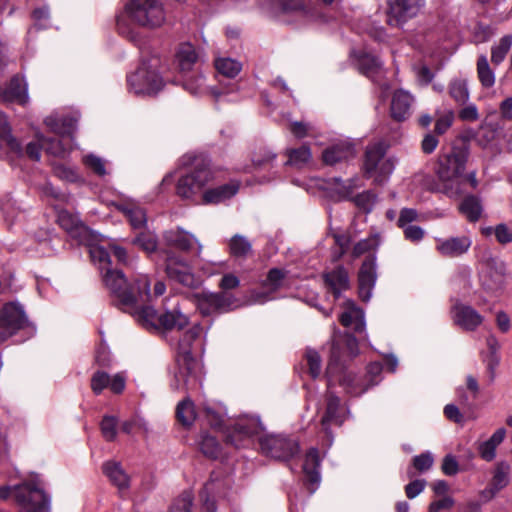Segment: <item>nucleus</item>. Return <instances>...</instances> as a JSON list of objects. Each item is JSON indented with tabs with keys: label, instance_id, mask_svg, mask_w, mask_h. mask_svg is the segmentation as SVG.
<instances>
[{
	"label": "nucleus",
	"instance_id": "obj_1",
	"mask_svg": "<svg viewBox=\"0 0 512 512\" xmlns=\"http://www.w3.org/2000/svg\"><path fill=\"white\" fill-rule=\"evenodd\" d=\"M90 256L98 265L103 283L119 309L134 316L144 302L151 301L150 280L147 275H139L135 279L134 288L121 270L111 267L109 253L104 247L92 246Z\"/></svg>",
	"mask_w": 512,
	"mask_h": 512
},
{
	"label": "nucleus",
	"instance_id": "obj_2",
	"mask_svg": "<svg viewBox=\"0 0 512 512\" xmlns=\"http://www.w3.org/2000/svg\"><path fill=\"white\" fill-rule=\"evenodd\" d=\"M90 256L98 265L103 283L119 309L134 316L144 302L151 301L150 280L147 275H139L135 279L134 288L121 270L111 267L109 253L104 247L92 246Z\"/></svg>",
	"mask_w": 512,
	"mask_h": 512
},
{
	"label": "nucleus",
	"instance_id": "obj_3",
	"mask_svg": "<svg viewBox=\"0 0 512 512\" xmlns=\"http://www.w3.org/2000/svg\"><path fill=\"white\" fill-rule=\"evenodd\" d=\"M357 354L358 342L353 335L345 333L334 336L326 372L329 387L338 382L350 396H360L368 390L364 378L342 367V362L353 358Z\"/></svg>",
	"mask_w": 512,
	"mask_h": 512
},
{
	"label": "nucleus",
	"instance_id": "obj_4",
	"mask_svg": "<svg viewBox=\"0 0 512 512\" xmlns=\"http://www.w3.org/2000/svg\"><path fill=\"white\" fill-rule=\"evenodd\" d=\"M468 159V150L453 147L451 152L439 159L437 169L438 182L435 190L449 198H457L463 194L465 179L463 172Z\"/></svg>",
	"mask_w": 512,
	"mask_h": 512
},
{
	"label": "nucleus",
	"instance_id": "obj_5",
	"mask_svg": "<svg viewBox=\"0 0 512 512\" xmlns=\"http://www.w3.org/2000/svg\"><path fill=\"white\" fill-rule=\"evenodd\" d=\"M13 497L19 512H49L50 498L38 475L15 486L0 487V498Z\"/></svg>",
	"mask_w": 512,
	"mask_h": 512
},
{
	"label": "nucleus",
	"instance_id": "obj_6",
	"mask_svg": "<svg viewBox=\"0 0 512 512\" xmlns=\"http://www.w3.org/2000/svg\"><path fill=\"white\" fill-rule=\"evenodd\" d=\"M202 334L203 328L196 324L189 328L179 340L177 356L179 367L174 375V381L171 383L173 389H189L198 382L197 362L192 355V346L193 342L199 339Z\"/></svg>",
	"mask_w": 512,
	"mask_h": 512
},
{
	"label": "nucleus",
	"instance_id": "obj_7",
	"mask_svg": "<svg viewBox=\"0 0 512 512\" xmlns=\"http://www.w3.org/2000/svg\"><path fill=\"white\" fill-rule=\"evenodd\" d=\"M157 58L143 61L140 67L127 77L130 91L136 95H156L163 87L164 82L158 72Z\"/></svg>",
	"mask_w": 512,
	"mask_h": 512
},
{
	"label": "nucleus",
	"instance_id": "obj_8",
	"mask_svg": "<svg viewBox=\"0 0 512 512\" xmlns=\"http://www.w3.org/2000/svg\"><path fill=\"white\" fill-rule=\"evenodd\" d=\"M136 320L147 328H163L164 330H181L188 325L189 319L176 306L158 315L156 310L144 302L134 315Z\"/></svg>",
	"mask_w": 512,
	"mask_h": 512
},
{
	"label": "nucleus",
	"instance_id": "obj_9",
	"mask_svg": "<svg viewBox=\"0 0 512 512\" xmlns=\"http://www.w3.org/2000/svg\"><path fill=\"white\" fill-rule=\"evenodd\" d=\"M128 19L135 25L154 29L165 21V11L157 0H128L125 4Z\"/></svg>",
	"mask_w": 512,
	"mask_h": 512
},
{
	"label": "nucleus",
	"instance_id": "obj_10",
	"mask_svg": "<svg viewBox=\"0 0 512 512\" xmlns=\"http://www.w3.org/2000/svg\"><path fill=\"white\" fill-rule=\"evenodd\" d=\"M76 123L77 119L73 117H47L45 119V124L50 128L52 132L56 134V136L50 138L43 137V149L48 154H51L56 157H63L70 149L68 145L64 143V137L66 135L70 136L74 133Z\"/></svg>",
	"mask_w": 512,
	"mask_h": 512
},
{
	"label": "nucleus",
	"instance_id": "obj_11",
	"mask_svg": "<svg viewBox=\"0 0 512 512\" xmlns=\"http://www.w3.org/2000/svg\"><path fill=\"white\" fill-rule=\"evenodd\" d=\"M212 179L213 173L208 165L198 162L191 171L178 179L176 193L182 199L193 201Z\"/></svg>",
	"mask_w": 512,
	"mask_h": 512
},
{
	"label": "nucleus",
	"instance_id": "obj_12",
	"mask_svg": "<svg viewBox=\"0 0 512 512\" xmlns=\"http://www.w3.org/2000/svg\"><path fill=\"white\" fill-rule=\"evenodd\" d=\"M394 161L386 157V145L377 142L366 148L364 171L367 177L374 178L375 182L381 184L394 170Z\"/></svg>",
	"mask_w": 512,
	"mask_h": 512
},
{
	"label": "nucleus",
	"instance_id": "obj_13",
	"mask_svg": "<svg viewBox=\"0 0 512 512\" xmlns=\"http://www.w3.org/2000/svg\"><path fill=\"white\" fill-rule=\"evenodd\" d=\"M22 330L26 331L28 337L35 332V328L29 323L20 305L5 304L0 311V342L6 341Z\"/></svg>",
	"mask_w": 512,
	"mask_h": 512
},
{
	"label": "nucleus",
	"instance_id": "obj_14",
	"mask_svg": "<svg viewBox=\"0 0 512 512\" xmlns=\"http://www.w3.org/2000/svg\"><path fill=\"white\" fill-rule=\"evenodd\" d=\"M260 448L265 455L283 461L291 459L300 450L297 440L283 435H266L261 437Z\"/></svg>",
	"mask_w": 512,
	"mask_h": 512
},
{
	"label": "nucleus",
	"instance_id": "obj_15",
	"mask_svg": "<svg viewBox=\"0 0 512 512\" xmlns=\"http://www.w3.org/2000/svg\"><path fill=\"white\" fill-rule=\"evenodd\" d=\"M165 271L169 279L186 287H194L198 281L190 265L173 252H165Z\"/></svg>",
	"mask_w": 512,
	"mask_h": 512
},
{
	"label": "nucleus",
	"instance_id": "obj_16",
	"mask_svg": "<svg viewBox=\"0 0 512 512\" xmlns=\"http://www.w3.org/2000/svg\"><path fill=\"white\" fill-rule=\"evenodd\" d=\"M263 426L258 417L239 418L226 435V441L235 447L245 446V441L262 432Z\"/></svg>",
	"mask_w": 512,
	"mask_h": 512
},
{
	"label": "nucleus",
	"instance_id": "obj_17",
	"mask_svg": "<svg viewBox=\"0 0 512 512\" xmlns=\"http://www.w3.org/2000/svg\"><path fill=\"white\" fill-rule=\"evenodd\" d=\"M424 5V0H390L387 22L391 26H402L415 17Z\"/></svg>",
	"mask_w": 512,
	"mask_h": 512
},
{
	"label": "nucleus",
	"instance_id": "obj_18",
	"mask_svg": "<svg viewBox=\"0 0 512 512\" xmlns=\"http://www.w3.org/2000/svg\"><path fill=\"white\" fill-rule=\"evenodd\" d=\"M345 414L346 411L341 407L339 397L331 393L328 394L326 411L321 420L322 430L327 438L328 446H331L333 442L330 425L341 426L345 421Z\"/></svg>",
	"mask_w": 512,
	"mask_h": 512
},
{
	"label": "nucleus",
	"instance_id": "obj_19",
	"mask_svg": "<svg viewBox=\"0 0 512 512\" xmlns=\"http://www.w3.org/2000/svg\"><path fill=\"white\" fill-rule=\"evenodd\" d=\"M376 278V259L369 256L363 261L358 274L359 296L363 301L370 300Z\"/></svg>",
	"mask_w": 512,
	"mask_h": 512
},
{
	"label": "nucleus",
	"instance_id": "obj_20",
	"mask_svg": "<svg viewBox=\"0 0 512 512\" xmlns=\"http://www.w3.org/2000/svg\"><path fill=\"white\" fill-rule=\"evenodd\" d=\"M472 245L470 237L462 235L436 239V250L443 257L455 258L465 254Z\"/></svg>",
	"mask_w": 512,
	"mask_h": 512
},
{
	"label": "nucleus",
	"instance_id": "obj_21",
	"mask_svg": "<svg viewBox=\"0 0 512 512\" xmlns=\"http://www.w3.org/2000/svg\"><path fill=\"white\" fill-rule=\"evenodd\" d=\"M453 315L455 323L468 331H474L484 319L474 308L464 304H456Z\"/></svg>",
	"mask_w": 512,
	"mask_h": 512
},
{
	"label": "nucleus",
	"instance_id": "obj_22",
	"mask_svg": "<svg viewBox=\"0 0 512 512\" xmlns=\"http://www.w3.org/2000/svg\"><path fill=\"white\" fill-rule=\"evenodd\" d=\"M163 239L168 246L182 251H190L193 249L194 245H197L198 254L202 250V245L198 243L197 239L181 229L166 231L163 234Z\"/></svg>",
	"mask_w": 512,
	"mask_h": 512
},
{
	"label": "nucleus",
	"instance_id": "obj_23",
	"mask_svg": "<svg viewBox=\"0 0 512 512\" xmlns=\"http://www.w3.org/2000/svg\"><path fill=\"white\" fill-rule=\"evenodd\" d=\"M183 87L193 95H204L210 93L216 98L223 93H228L231 91H220L217 88L209 87L206 85V79L201 72L185 75L183 78Z\"/></svg>",
	"mask_w": 512,
	"mask_h": 512
},
{
	"label": "nucleus",
	"instance_id": "obj_24",
	"mask_svg": "<svg viewBox=\"0 0 512 512\" xmlns=\"http://www.w3.org/2000/svg\"><path fill=\"white\" fill-rule=\"evenodd\" d=\"M414 102L413 96L405 90H397L394 92L391 101V116L397 121H404L412 111Z\"/></svg>",
	"mask_w": 512,
	"mask_h": 512
},
{
	"label": "nucleus",
	"instance_id": "obj_25",
	"mask_svg": "<svg viewBox=\"0 0 512 512\" xmlns=\"http://www.w3.org/2000/svg\"><path fill=\"white\" fill-rule=\"evenodd\" d=\"M0 95L5 102L25 104L28 100L27 85L23 79L14 76L5 87L0 89Z\"/></svg>",
	"mask_w": 512,
	"mask_h": 512
},
{
	"label": "nucleus",
	"instance_id": "obj_26",
	"mask_svg": "<svg viewBox=\"0 0 512 512\" xmlns=\"http://www.w3.org/2000/svg\"><path fill=\"white\" fill-rule=\"evenodd\" d=\"M239 190V183L232 181L221 186L207 189L202 193L204 204H218L233 197Z\"/></svg>",
	"mask_w": 512,
	"mask_h": 512
},
{
	"label": "nucleus",
	"instance_id": "obj_27",
	"mask_svg": "<svg viewBox=\"0 0 512 512\" xmlns=\"http://www.w3.org/2000/svg\"><path fill=\"white\" fill-rule=\"evenodd\" d=\"M326 286L331 290L337 299L341 293L350 287L348 272L342 266L336 267L334 270L324 274Z\"/></svg>",
	"mask_w": 512,
	"mask_h": 512
},
{
	"label": "nucleus",
	"instance_id": "obj_28",
	"mask_svg": "<svg viewBox=\"0 0 512 512\" xmlns=\"http://www.w3.org/2000/svg\"><path fill=\"white\" fill-rule=\"evenodd\" d=\"M198 61L199 55L192 44L183 43L179 46L175 55V63L184 76L192 71Z\"/></svg>",
	"mask_w": 512,
	"mask_h": 512
},
{
	"label": "nucleus",
	"instance_id": "obj_29",
	"mask_svg": "<svg viewBox=\"0 0 512 512\" xmlns=\"http://www.w3.org/2000/svg\"><path fill=\"white\" fill-rule=\"evenodd\" d=\"M281 10L285 14H293L304 21L315 20L318 16L315 7L299 0H281Z\"/></svg>",
	"mask_w": 512,
	"mask_h": 512
},
{
	"label": "nucleus",
	"instance_id": "obj_30",
	"mask_svg": "<svg viewBox=\"0 0 512 512\" xmlns=\"http://www.w3.org/2000/svg\"><path fill=\"white\" fill-rule=\"evenodd\" d=\"M346 309L340 315V323L345 327H352L355 332H362L365 329L364 312L355 306L354 302L347 300Z\"/></svg>",
	"mask_w": 512,
	"mask_h": 512
},
{
	"label": "nucleus",
	"instance_id": "obj_31",
	"mask_svg": "<svg viewBox=\"0 0 512 512\" xmlns=\"http://www.w3.org/2000/svg\"><path fill=\"white\" fill-rule=\"evenodd\" d=\"M505 437L506 430L498 428L489 439L480 442L477 446L480 457L487 462L493 461L496 457V449L504 441Z\"/></svg>",
	"mask_w": 512,
	"mask_h": 512
},
{
	"label": "nucleus",
	"instance_id": "obj_32",
	"mask_svg": "<svg viewBox=\"0 0 512 512\" xmlns=\"http://www.w3.org/2000/svg\"><path fill=\"white\" fill-rule=\"evenodd\" d=\"M320 457L319 451L317 448H311L305 455V460L303 464V472L305 474L306 480L311 485H317L320 482Z\"/></svg>",
	"mask_w": 512,
	"mask_h": 512
},
{
	"label": "nucleus",
	"instance_id": "obj_33",
	"mask_svg": "<svg viewBox=\"0 0 512 512\" xmlns=\"http://www.w3.org/2000/svg\"><path fill=\"white\" fill-rule=\"evenodd\" d=\"M57 221L73 237L81 236L87 232V227L81 222L79 217L67 210H60L58 212Z\"/></svg>",
	"mask_w": 512,
	"mask_h": 512
},
{
	"label": "nucleus",
	"instance_id": "obj_34",
	"mask_svg": "<svg viewBox=\"0 0 512 512\" xmlns=\"http://www.w3.org/2000/svg\"><path fill=\"white\" fill-rule=\"evenodd\" d=\"M224 303H226V297L223 293H203L198 299L199 309L207 315L221 310Z\"/></svg>",
	"mask_w": 512,
	"mask_h": 512
},
{
	"label": "nucleus",
	"instance_id": "obj_35",
	"mask_svg": "<svg viewBox=\"0 0 512 512\" xmlns=\"http://www.w3.org/2000/svg\"><path fill=\"white\" fill-rule=\"evenodd\" d=\"M352 155L353 149L350 145L338 144L325 149L322 158L325 164L334 165Z\"/></svg>",
	"mask_w": 512,
	"mask_h": 512
},
{
	"label": "nucleus",
	"instance_id": "obj_36",
	"mask_svg": "<svg viewBox=\"0 0 512 512\" xmlns=\"http://www.w3.org/2000/svg\"><path fill=\"white\" fill-rule=\"evenodd\" d=\"M103 472L110 481L120 490L128 487L129 477L119 463L107 462L103 465Z\"/></svg>",
	"mask_w": 512,
	"mask_h": 512
},
{
	"label": "nucleus",
	"instance_id": "obj_37",
	"mask_svg": "<svg viewBox=\"0 0 512 512\" xmlns=\"http://www.w3.org/2000/svg\"><path fill=\"white\" fill-rule=\"evenodd\" d=\"M120 209L126 215L134 229H139L145 226L147 218L142 207L133 203H127L122 205Z\"/></svg>",
	"mask_w": 512,
	"mask_h": 512
},
{
	"label": "nucleus",
	"instance_id": "obj_38",
	"mask_svg": "<svg viewBox=\"0 0 512 512\" xmlns=\"http://www.w3.org/2000/svg\"><path fill=\"white\" fill-rule=\"evenodd\" d=\"M482 205L479 198L476 196H467L460 204L461 213L470 221L476 222L480 219L482 214Z\"/></svg>",
	"mask_w": 512,
	"mask_h": 512
},
{
	"label": "nucleus",
	"instance_id": "obj_39",
	"mask_svg": "<svg viewBox=\"0 0 512 512\" xmlns=\"http://www.w3.org/2000/svg\"><path fill=\"white\" fill-rule=\"evenodd\" d=\"M450 97L459 105H464L470 97L467 81L461 78L453 79L448 86Z\"/></svg>",
	"mask_w": 512,
	"mask_h": 512
},
{
	"label": "nucleus",
	"instance_id": "obj_40",
	"mask_svg": "<svg viewBox=\"0 0 512 512\" xmlns=\"http://www.w3.org/2000/svg\"><path fill=\"white\" fill-rule=\"evenodd\" d=\"M477 76L484 88H491L495 84V73L485 55H480L477 59Z\"/></svg>",
	"mask_w": 512,
	"mask_h": 512
},
{
	"label": "nucleus",
	"instance_id": "obj_41",
	"mask_svg": "<svg viewBox=\"0 0 512 512\" xmlns=\"http://www.w3.org/2000/svg\"><path fill=\"white\" fill-rule=\"evenodd\" d=\"M229 252L237 258H245L252 250L250 241L243 235H234L228 243Z\"/></svg>",
	"mask_w": 512,
	"mask_h": 512
},
{
	"label": "nucleus",
	"instance_id": "obj_42",
	"mask_svg": "<svg viewBox=\"0 0 512 512\" xmlns=\"http://www.w3.org/2000/svg\"><path fill=\"white\" fill-rule=\"evenodd\" d=\"M357 65L362 74L373 77L381 69L382 63L376 56L363 53L358 57Z\"/></svg>",
	"mask_w": 512,
	"mask_h": 512
},
{
	"label": "nucleus",
	"instance_id": "obj_43",
	"mask_svg": "<svg viewBox=\"0 0 512 512\" xmlns=\"http://www.w3.org/2000/svg\"><path fill=\"white\" fill-rule=\"evenodd\" d=\"M215 68L219 74L227 78H234L240 73L242 65L232 58L223 57L215 60Z\"/></svg>",
	"mask_w": 512,
	"mask_h": 512
},
{
	"label": "nucleus",
	"instance_id": "obj_44",
	"mask_svg": "<svg viewBox=\"0 0 512 512\" xmlns=\"http://www.w3.org/2000/svg\"><path fill=\"white\" fill-rule=\"evenodd\" d=\"M510 470V465L505 461L496 464L490 482V484L495 487V490L500 491L508 485Z\"/></svg>",
	"mask_w": 512,
	"mask_h": 512
},
{
	"label": "nucleus",
	"instance_id": "obj_45",
	"mask_svg": "<svg viewBox=\"0 0 512 512\" xmlns=\"http://www.w3.org/2000/svg\"><path fill=\"white\" fill-rule=\"evenodd\" d=\"M176 416L183 426H190L196 418L194 404L190 399H184L176 408Z\"/></svg>",
	"mask_w": 512,
	"mask_h": 512
},
{
	"label": "nucleus",
	"instance_id": "obj_46",
	"mask_svg": "<svg viewBox=\"0 0 512 512\" xmlns=\"http://www.w3.org/2000/svg\"><path fill=\"white\" fill-rule=\"evenodd\" d=\"M512 46V35L503 36L497 45L492 47L491 61L494 65H499L506 57Z\"/></svg>",
	"mask_w": 512,
	"mask_h": 512
},
{
	"label": "nucleus",
	"instance_id": "obj_47",
	"mask_svg": "<svg viewBox=\"0 0 512 512\" xmlns=\"http://www.w3.org/2000/svg\"><path fill=\"white\" fill-rule=\"evenodd\" d=\"M332 181L334 184V191L341 199H350L353 195L354 189L359 187L358 179L343 181L340 178H333Z\"/></svg>",
	"mask_w": 512,
	"mask_h": 512
},
{
	"label": "nucleus",
	"instance_id": "obj_48",
	"mask_svg": "<svg viewBox=\"0 0 512 512\" xmlns=\"http://www.w3.org/2000/svg\"><path fill=\"white\" fill-rule=\"evenodd\" d=\"M200 450L209 458H217L220 454V444L214 436L203 434L199 442Z\"/></svg>",
	"mask_w": 512,
	"mask_h": 512
},
{
	"label": "nucleus",
	"instance_id": "obj_49",
	"mask_svg": "<svg viewBox=\"0 0 512 512\" xmlns=\"http://www.w3.org/2000/svg\"><path fill=\"white\" fill-rule=\"evenodd\" d=\"M380 236L378 234H372L366 239L357 242L354 247L352 254L354 257H359L367 252L375 250L380 245Z\"/></svg>",
	"mask_w": 512,
	"mask_h": 512
},
{
	"label": "nucleus",
	"instance_id": "obj_50",
	"mask_svg": "<svg viewBox=\"0 0 512 512\" xmlns=\"http://www.w3.org/2000/svg\"><path fill=\"white\" fill-rule=\"evenodd\" d=\"M288 163L297 167H302L309 162L311 158V152L309 147L301 146L298 149H292L288 152Z\"/></svg>",
	"mask_w": 512,
	"mask_h": 512
},
{
	"label": "nucleus",
	"instance_id": "obj_51",
	"mask_svg": "<svg viewBox=\"0 0 512 512\" xmlns=\"http://www.w3.org/2000/svg\"><path fill=\"white\" fill-rule=\"evenodd\" d=\"M351 201L362 211L369 213L375 204L376 196L371 191H365L350 198Z\"/></svg>",
	"mask_w": 512,
	"mask_h": 512
},
{
	"label": "nucleus",
	"instance_id": "obj_52",
	"mask_svg": "<svg viewBox=\"0 0 512 512\" xmlns=\"http://www.w3.org/2000/svg\"><path fill=\"white\" fill-rule=\"evenodd\" d=\"M193 495L184 491L171 505L170 512H192Z\"/></svg>",
	"mask_w": 512,
	"mask_h": 512
},
{
	"label": "nucleus",
	"instance_id": "obj_53",
	"mask_svg": "<svg viewBox=\"0 0 512 512\" xmlns=\"http://www.w3.org/2000/svg\"><path fill=\"white\" fill-rule=\"evenodd\" d=\"M83 163L85 166L93 171L98 176H105L107 174V170L105 167V161L94 155V154H88L83 157Z\"/></svg>",
	"mask_w": 512,
	"mask_h": 512
},
{
	"label": "nucleus",
	"instance_id": "obj_54",
	"mask_svg": "<svg viewBox=\"0 0 512 512\" xmlns=\"http://www.w3.org/2000/svg\"><path fill=\"white\" fill-rule=\"evenodd\" d=\"M503 264L500 265V270L495 273L494 276L488 278L487 274H483L481 277L482 286L487 291H496L502 288L503 285Z\"/></svg>",
	"mask_w": 512,
	"mask_h": 512
},
{
	"label": "nucleus",
	"instance_id": "obj_55",
	"mask_svg": "<svg viewBox=\"0 0 512 512\" xmlns=\"http://www.w3.org/2000/svg\"><path fill=\"white\" fill-rule=\"evenodd\" d=\"M110 376L103 371H96L91 378V389L94 394L99 395L102 391L109 387Z\"/></svg>",
	"mask_w": 512,
	"mask_h": 512
},
{
	"label": "nucleus",
	"instance_id": "obj_56",
	"mask_svg": "<svg viewBox=\"0 0 512 512\" xmlns=\"http://www.w3.org/2000/svg\"><path fill=\"white\" fill-rule=\"evenodd\" d=\"M214 488L213 482H208L205 484L203 489L200 492V500H201V509L202 512H215V502L213 499L210 498V493L212 492Z\"/></svg>",
	"mask_w": 512,
	"mask_h": 512
},
{
	"label": "nucleus",
	"instance_id": "obj_57",
	"mask_svg": "<svg viewBox=\"0 0 512 512\" xmlns=\"http://www.w3.org/2000/svg\"><path fill=\"white\" fill-rule=\"evenodd\" d=\"M134 243L146 252H153L157 248V238L150 232L140 233L135 238Z\"/></svg>",
	"mask_w": 512,
	"mask_h": 512
},
{
	"label": "nucleus",
	"instance_id": "obj_58",
	"mask_svg": "<svg viewBox=\"0 0 512 512\" xmlns=\"http://www.w3.org/2000/svg\"><path fill=\"white\" fill-rule=\"evenodd\" d=\"M306 360L312 378H317L321 372V357L316 350L307 349Z\"/></svg>",
	"mask_w": 512,
	"mask_h": 512
},
{
	"label": "nucleus",
	"instance_id": "obj_59",
	"mask_svg": "<svg viewBox=\"0 0 512 512\" xmlns=\"http://www.w3.org/2000/svg\"><path fill=\"white\" fill-rule=\"evenodd\" d=\"M284 278L285 273L283 270L273 268L268 272L267 278L264 281V286L275 291L281 287Z\"/></svg>",
	"mask_w": 512,
	"mask_h": 512
},
{
	"label": "nucleus",
	"instance_id": "obj_60",
	"mask_svg": "<svg viewBox=\"0 0 512 512\" xmlns=\"http://www.w3.org/2000/svg\"><path fill=\"white\" fill-rule=\"evenodd\" d=\"M117 419L113 416H105L101 422V431L108 441L115 439L117 435Z\"/></svg>",
	"mask_w": 512,
	"mask_h": 512
},
{
	"label": "nucleus",
	"instance_id": "obj_61",
	"mask_svg": "<svg viewBox=\"0 0 512 512\" xmlns=\"http://www.w3.org/2000/svg\"><path fill=\"white\" fill-rule=\"evenodd\" d=\"M382 365L378 362L370 363L367 367V374L364 378L366 384L368 385V389L374 385H377L380 382V375L382 372Z\"/></svg>",
	"mask_w": 512,
	"mask_h": 512
},
{
	"label": "nucleus",
	"instance_id": "obj_62",
	"mask_svg": "<svg viewBox=\"0 0 512 512\" xmlns=\"http://www.w3.org/2000/svg\"><path fill=\"white\" fill-rule=\"evenodd\" d=\"M434 463V458L430 452H424L413 458V468L418 472L428 471Z\"/></svg>",
	"mask_w": 512,
	"mask_h": 512
},
{
	"label": "nucleus",
	"instance_id": "obj_63",
	"mask_svg": "<svg viewBox=\"0 0 512 512\" xmlns=\"http://www.w3.org/2000/svg\"><path fill=\"white\" fill-rule=\"evenodd\" d=\"M54 173L60 179L68 182H77L80 180V176L75 169L62 164L54 166Z\"/></svg>",
	"mask_w": 512,
	"mask_h": 512
},
{
	"label": "nucleus",
	"instance_id": "obj_64",
	"mask_svg": "<svg viewBox=\"0 0 512 512\" xmlns=\"http://www.w3.org/2000/svg\"><path fill=\"white\" fill-rule=\"evenodd\" d=\"M119 33L126 37L128 40L137 43L140 39V34L137 29L130 27L124 19H119L117 22Z\"/></svg>",
	"mask_w": 512,
	"mask_h": 512
}]
</instances>
